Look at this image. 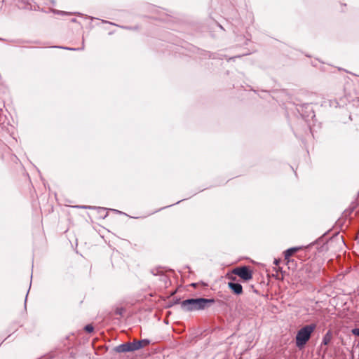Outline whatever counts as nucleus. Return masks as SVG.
Segmentation results:
<instances>
[{"instance_id":"f257e3e1","label":"nucleus","mask_w":359,"mask_h":359,"mask_svg":"<svg viewBox=\"0 0 359 359\" xmlns=\"http://www.w3.org/2000/svg\"><path fill=\"white\" fill-rule=\"evenodd\" d=\"M213 302L214 300L212 299H188L181 302V308L185 311L202 310L208 307Z\"/></svg>"},{"instance_id":"9b49d317","label":"nucleus","mask_w":359,"mask_h":359,"mask_svg":"<svg viewBox=\"0 0 359 359\" xmlns=\"http://www.w3.org/2000/svg\"><path fill=\"white\" fill-rule=\"evenodd\" d=\"M274 263H275V264H276V265H277V264H278V260H275V261H274Z\"/></svg>"},{"instance_id":"7ed1b4c3","label":"nucleus","mask_w":359,"mask_h":359,"mask_svg":"<svg viewBox=\"0 0 359 359\" xmlns=\"http://www.w3.org/2000/svg\"><path fill=\"white\" fill-rule=\"evenodd\" d=\"M232 272L245 281L252 278V273L248 266L235 268Z\"/></svg>"},{"instance_id":"f8f14e48","label":"nucleus","mask_w":359,"mask_h":359,"mask_svg":"<svg viewBox=\"0 0 359 359\" xmlns=\"http://www.w3.org/2000/svg\"><path fill=\"white\" fill-rule=\"evenodd\" d=\"M82 208H87V206H81Z\"/></svg>"},{"instance_id":"9d476101","label":"nucleus","mask_w":359,"mask_h":359,"mask_svg":"<svg viewBox=\"0 0 359 359\" xmlns=\"http://www.w3.org/2000/svg\"><path fill=\"white\" fill-rule=\"evenodd\" d=\"M329 342V339H327L325 337L323 339L324 344H327Z\"/></svg>"},{"instance_id":"423d86ee","label":"nucleus","mask_w":359,"mask_h":359,"mask_svg":"<svg viewBox=\"0 0 359 359\" xmlns=\"http://www.w3.org/2000/svg\"><path fill=\"white\" fill-rule=\"evenodd\" d=\"M149 344V341L147 339L133 341V346L135 347V351L139 350L143 347H145Z\"/></svg>"},{"instance_id":"20e7f679","label":"nucleus","mask_w":359,"mask_h":359,"mask_svg":"<svg viewBox=\"0 0 359 359\" xmlns=\"http://www.w3.org/2000/svg\"><path fill=\"white\" fill-rule=\"evenodd\" d=\"M114 351L117 353H125L134 351L135 350L133 342H128L116 346L114 348Z\"/></svg>"},{"instance_id":"6e6552de","label":"nucleus","mask_w":359,"mask_h":359,"mask_svg":"<svg viewBox=\"0 0 359 359\" xmlns=\"http://www.w3.org/2000/svg\"><path fill=\"white\" fill-rule=\"evenodd\" d=\"M85 330L88 332H92L93 331V327L91 325H87L85 327Z\"/></svg>"},{"instance_id":"0eeeda50","label":"nucleus","mask_w":359,"mask_h":359,"mask_svg":"<svg viewBox=\"0 0 359 359\" xmlns=\"http://www.w3.org/2000/svg\"><path fill=\"white\" fill-rule=\"evenodd\" d=\"M298 250H299L298 248H292L287 250L285 252V259H286L289 262L290 257L292 256Z\"/></svg>"},{"instance_id":"f03ea898","label":"nucleus","mask_w":359,"mask_h":359,"mask_svg":"<svg viewBox=\"0 0 359 359\" xmlns=\"http://www.w3.org/2000/svg\"><path fill=\"white\" fill-rule=\"evenodd\" d=\"M316 327V325L315 324H310L304 326L297 332L295 337V343L299 348H302L306 345Z\"/></svg>"},{"instance_id":"39448f33","label":"nucleus","mask_w":359,"mask_h":359,"mask_svg":"<svg viewBox=\"0 0 359 359\" xmlns=\"http://www.w3.org/2000/svg\"><path fill=\"white\" fill-rule=\"evenodd\" d=\"M229 287L236 294H241L243 292V287L242 285L239 283H228Z\"/></svg>"},{"instance_id":"1a4fd4ad","label":"nucleus","mask_w":359,"mask_h":359,"mask_svg":"<svg viewBox=\"0 0 359 359\" xmlns=\"http://www.w3.org/2000/svg\"><path fill=\"white\" fill-rule=\"evenodd\" d=\"M352 333L354 335L359 337V328H355L352 330Z\"/></svg>"}]
</instances>
